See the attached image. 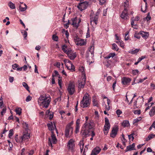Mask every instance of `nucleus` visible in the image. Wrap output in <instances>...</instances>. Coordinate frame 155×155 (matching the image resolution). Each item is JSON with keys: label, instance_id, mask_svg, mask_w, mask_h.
Segmentation results:
<instances>
[{"label": "nucleus", "instance_id": "nucleus-10", "mask_svg": "<svg viewBox=\"0 0 155 155\" xmlns=\"http://www.w3.org/2000/svg\"><path fill=\"white\" fill-rule=\"evenodd\" d=\"M83 77L82 76V78L81 79L78 81V88L79 91H80L81 90V88H83L84 87L85 84L86 78H85V77Z\"/></svg>", "mask_w": 155, "mask_h": 155}, {"label": "nucleus", "instance_id": "nucleus-42", "mask_svg": "<svg viewBox=\"0 0 155 155\" xmlns=\"http://www.w3.org/2000/svg\"><path fill=\"white\" fill-rule=\"evenodd\" d=\"M22 85L28 91H29V87L28 84L25 82L22 83Z\"/></svg>", "mask_w": 155, "mask_h": 155}, {"label": "nucleus", "instance_id": "nucleus-54", "mask_svg": "<svg viewBox=\"0 0 155 155\" xmlns=\"http://www.w3.org/2000/svg\"><path fill=\"white\" fill-rule=\"evenodd\" d=\"M134 135V133H133L130 135H128L129 139V140H130L132 138V140L133 141L134 139V137L133 136Z\"/></svg>", "mask_w": 155, "mask_h": 155}, {"label": "nucleus", "instance_id": "nucleus-8", "mask_svg": "<svg viewBox=\"0 0 155 155\" xmlns=\"http://www.w3.org/2000/svg\"><path fill=\"white\" fill-rule=\"evenodd\" d=\"M65 65L68 69L72 72L75 71V67L71 62L69 60H65Z\"/></svg>", "mask_w": 155, "mask_h": 155}, {"label": "nucleus", "instance_id": "nucleus-28", "mask_svg": "<svg viewBox=\"0 0 155 155\" xmlns=\"http://www.w3.org/2000/svg\"><path fill=\"white\" fill-rule=\"evenodd\" d=\"M149 114L151 117L153 116L155 114V107H153L151 109L149 112Z\"/></svg>", "mask_w": 155, "mask_h": 155}, {"label": "nucleus", "instance_id": "nucleus-2", "mask_svg": "<svg viewBox=\"0 0 155 155\" xmlns=\"http://www.w3.org/2000/svg\"><path fill=\"white\" fill-rule=\"evenodd\" d=\"M51 101V98L50 96H47L46 95H41L38 99V104L42 106L43 108H47Z\"/></svg>", "mask_w": 155, "mask_h": 155}, {"label": "nucleus", "instance_id": "nucleus-40", "mask_svg": "<svg viewBox=\"0 0 155 155\" xmlns=\"http://www.w3.org/2000/svg\"><path fill=\"white\" fill-rule=\"evenodd\" d=\"M141 120V118L140 117H138L137 118L134 119L133 122V124H135L137 123L139 121Z\"/></svg>", "mask_w": 155, "mask_h": 155}, {"label": "nucleus", "instance_id": "nucleus-6", "mask_svg": "<svg viewBox=\"0 0 155 155\" xmlns=\"http://www.w3.org/2000/svg\"><path fill=\"white\" fill-rule=\"evenodd\" d=\"M99 14V12L98 11H97L95 14L94 12H91L90 15L91 25H96L97 24Z\"/></svg>", "mask_w": 155, "mask_h": 155}, {"label": "nucleus", "instance_id": "nucleus-51", "mask_svg": "<svg viewBox=\"0 0 155 155\" xmlns=\"http://www.w3.org/2000/svg\"><path fill=\"white\" fill-rule=\"evenodd\" d=\"M13 131L12 129H11L9 131V133L8 134V137L9 138H10L13 135Z\"/></svg>", "mask_w": 155, "mask_h": 155}, {"label": "nucleus", "instance_id": "nucleus-41", "mask_svg": "<svg viewBox=\"0 0 155 155\" xmlns=\"http://www.w3.org/2000/svg\"><path fill=\"white\" fill-rule=\"evenodd\" d=\"M15 140L17 142H22L20 136L18 138V135L15 136Z\"/></svg>", "mask_w": 155, "mask_h": 155}, {"label": "nucleus", "instance_id": "nucleus-27", "mask_svg": "<svg viewBox=\"0 0 155 155\" xmlns=\"http://www.w3.org/2000/svg\"><path fill=\"white\" fill-rule=\"evenodd\" d=\"M24 7H22V5H20L19 6V9L20 10L21 12H23L25 11L27 8V6L24 4Z\"/></svg>", "mask_w": 155, "mask_h": 155}, {"label": "nucleus", "instance_id": "nucleus-11", "mask_svg": "<svg viewBox=\"0 0 155 155\" xmlns=\"http://www.w3.org/2000/svg\"><path fill=\"white\" fill-rule=\"evenodd\" d=\"M88 5V3L87 2H84L79 4L77 7L81 11H82L86 9Z\"/></svg>", "mask_w": 155, "mask_h": 155}, {"label": "nucleus", "instance_id": "nucleus-33", "mask_svg": "<svg viewBox=\"0 0 155 155\" xmlns=\"http://www.w3.org/2000/svg\"><path fill=\"white\" fill-rule=\"evenodd\" d=\"M21 33L24 36V39L26 40V37L27 36L28 33L26 31L21 30Z\"/></svg>", "mask_w": 155, "mask_h": 155}, {"label": "nucleus", "instance_id": "nucleus-35", "mask_svg": "<svg viewBox=\"0 0 155 155\" xmlns=\"http://www.w3.org/2000/svg\"><path fill=\"white\" fill-rule=\"evenodd\" d=\"M93 105L97 107H98V104L97 101L95 98H93L92 99Z\"/></svg>", "mask_w": 155, "mask_h": 155}, {"label": "nucleus", "instance_id": "nucleus-4", "mask_svg": "<svg viewBox=\"0 0 155 155\" xmlns=\"http://www.w3.org/2000/svg\"><path fill=\"white\" fill-rule=\"evenodd\" d=\"M89 95L87 93L84 94L81 102V106L83 108L88 107L90 105V99Z\"/></svg>", "mask_w": 155, "mask_h": 155}, {"label": "nucleus", "instance_id": "nucleus-31", "mask_svg": "<svg viewBox=\"0 0 155 155\" xmlns=\"http://www.w3.org/2000/svg\"><path fill=\"white\" fill-rule=\"evenodd\" d=\"M72 25L74 26L77 28L78 26V25L77 23V18H75L72 19Z\"/></svg>", "mask_w": 155, "mask_h": 155}, {"label": "nucleus", "instance_id": "nucleus-7", "mask_svg": "<svg viewBox=\"0 0 155 155\" xmlns=\"http://www.w3.org/2000/svg\"><path fill=\"white\" fill-rule=\"evenodd\" d=\"M51 138H48V144L49 146L52 147V143L55 144L57 141L56 137L53 131L51 132Z\"/></svg>", "mask_w": 155, "mask_h": 155}, {"label": "nucleus", "instance_id": "nucleus-14", "mask_svg": "<svg viewBox=\"0 0 155 155\" xmlns=\"http://www.w3.org/2000/svg\"><path fill=\"white\" fill-rule=\"evenodd\" d=\"M75 44L77 45L82 46L85 45L86 44L84 40L76 37L74 39Z\"/></svg>", "mask_w": 155, "mask_h": 155}, {"label": "nucleus", "instance_id": "nucleus-23", "mask_svg": "<svg viewBox=\"0 0 155 155\" xmlns=\"http://www.w3.org/2000/svg\"><path fill=\"white\" fill-rule=\"evenodd\" d=\"M61 49L66 53H67L68 52L69 49H71L66 45H63L61 47Z\"/></svg>", "mask_w": 155, "mask_h": 155}, {"label": "nucleus", "instance_id": "nucleus-18", "mask_svg": "<svg viewBox=\"0 0 155 155\" xmlns=\"http://www.w3.org/2000/svg\"><path fill=\"white\" fill-rule=\"evenodd\" d=\"M118 129L116 128H113L110 134V137L113 138L115 137L117 134Z\"/></svg>", "mask_w": 155, "mask_h": 155}, {"label": "nucleus", "instance_id": "nucleus-13", "mask_svg": "<svg viewBox=\"0 0 155 155\" xmlns=\"http://www.w3.org/2000/svg\"><path fill=\"white\" fill-rule=\"evenodd\" d=\"M66 54L71 60H74L77 56L76 53L74 52L71 49H69Z\"/></svg>", "mask_w": 155, "mask_h": 155}, {"label": "nucleus", "instance_id": "nucleus-26", "mask_svg": "<svg viewBox=\"0 0 155 155\" xmlns=\"http://www.w3.org/2000/svg\"><path fill=\"white\" fill-rule=\"evenodd\" d=\"M47 126L48 127V129L52 131L55 128L54 125L52 122H51L47 124Z\"/></svg>", "mask_w": 155, "mask_h": 155}, {"label": "nucleus", "instance_id": "nucleus-5", "mask_svg": "<svg viewBox=\"0 0 155 155\" xmlns=\"http://www.w3.org/2000/svg\"><path fill=\"white\" fill-rule=\"evenodd\" d=\"M73 122L72 121L68 123L66 126L65 130V135L66 137H70L72 136L73 134V129L72 127Z\"/></svg>", "mask_w": 155, "mask_h": 155}, {"label": "nucleus", "instance_id": "nucleus-58", "mask_svg": "<svg viewBox=\"0 0 155 155\" xmlns=\"http://www.w3.org/2000/svg\"><path fill=\"white\" fill-rule=\"evenodd\" d=\"M105 124L107 125H110L108 119L107 117L105 118Z\"/></svg>", "mask_w": 155, "mask_h": 155}, {"label": "nucleus", "instance_id": "nucleus-48", "mask_svg": "<svg viewBox=\"0 0 155 155\" xmlns=\"http://www.w3.org/2000/svg\"><path fill=\"white\" fill-rule=\"evenodd\" d=\"M131 25L132 26V27H133L134 28H136L135 27H134V26H135V25H134V17H133V18H131Z\"/></svg>", "mask_w": 155, "mask_h": 155}, {"label": "nucleus", "instance_id": "nucleus-43", "mask_svg": "<svg viewBox=\"0 0 155 155\" xmlns=\"http://www.w3.org/2000/svg\"><path fill=\"white\" fill-rule=\"evenodd\" d=\"M22 124L23 128H25L26 131H27V130L28 129V124L25 122H23Z\"/></svg>", "mask_w": 155, "mask_h": 155}, {"label": "nucleus", "instance_id": "nucleus-53", "mask_svg": "<svg viewBox=\"0 0 155 155\" xmlns=\"http://www.w3.org/2000/svg\"><path fill=\"white\" fill-rule=\"evenodd\" d=\"M6 110V108H4L2 109V110L1 112L2 116H3V115L5 113Z\"/></svg>", "mask_w": 155, "mask_h": 155}, {"label": "nucleus", "instance_id": "nucleus-34", "mask_svg": "<svg viewBox=\"0 0 155 155\" xmlns=\"http://www.w3.org/2000/svg\"><path fill=\"white\" fill-rule=\"evenodd\" d=\"M115 53H110L107 56H106L105 58V59H109L111 57L113 58L115 56Z\"/></svg>", "mask_w": 155, "mask_h": 155}, {"label": "nucleus", "instance_id": "nucleus-63", "mask_svg": "<svg viewBox=\"0 0 155 155\" xmlns=\"http://www.w3.org/2000/svg\"><path fill=\"white\" fill-rule=\"evenodd\" d=\"M80 123V119H78L76 122V126H80L79 124Z\"/></svg>", "mask_w": 155, "mask_h": 155}, {"label": "nucleus", "instance_id": "nucleus-1", "mask_svg": "<svg viewBox=\"0 0 155 155\" xmlns=\"http://www.w3.org/2000/svg\"><path fill=\"white\" fill-rule=\"evenodd\" d=\"M95 127V124L93 120H91L89 123L87 122L84 124L82 130V136L83 138H86L88 136L91 135L92 137L90 138L91 140H93V137L95 135V134L93 130V128Z\"/></svg>", "mask_w": 155, "mask_h": 155}, {"label": "nucleus", "instance_id": "nucleus-15", "mask_svg": "<svg viewBox=\"0 0 155 155\" xmlns=\"http://www.w3.org/2000/svg\"><path fill=\"white\" fill-rule=\"evenodd\" d=\"M21 138V140L22 142L24 141L28 140L30 137V135L29 133L28 132H24L23 133V135L20 136Z\"/></svg>", "mask_w": 155, "mask_h": 155}, {"label": "nucleus", "instance_id": "nucleus-3", "mask_svg": "<svg viewBox=\"0 0 155 155\" xmlns=\"http://www.w3.org/2000/svg\"><path fill=\"white\" fill-rule=\"evenodd\" d=\"M94 46L93 45H91L89 48L88 51L86 53V58L87 60V62L89 63V65L94 61Z\"/></svg>", "mask_w": 155, "mask_h": 155}, {"label": "nucleus", "instance_id": "nucleus-50", "mask_svg": "<svg viewBox=\"0 0 155 155\" xmlns=\"http://www.w3.org/2000/svg\"><path fill=\"white\" fill-rule=\"evenodd\" d=\"M116 113L118 115V117H119V115L122 113V112L120 110L118 109L116 110Z\"/></svg>", "mask_w": 155, "mask_h": 155}, {"label": "nucleus", "instance_id": "nucleus-60", "mask_svg": "<svg viewBox=\"0 0 155 155\" xmlns=\"http://www.w3.org/2000/svg\"><path fill=\"white\" fill-rule=\"evenodd\" d=\"M58 84L60 88L62 87V80L61 79H59L58 80Z\"/></svg>", "mask_w": 155, "mask_h": 155}, {"label": "nucleus", "instance_id": "nucleus-36", "mask_svg": "<svg viewBox=\"0 0 155 155\" xmlns=\"http://www.w3.org/2000/svg\"><path fill=\"white\" fill-rule=\"evenodd\" d=\"M8 5L10 8L12 9H14L15 8V4L11 2H10Z\"/></svg>", "mask_w": 155, "mask_h": 155}, {"label": "nucleus", "instance_id": "nucleus-64", "mask_svg": "<svg viewBox=\"0 0 155 155\" xmlns=\"http://www.w3.org/2000/svg\"><path fill=\"white\" fill-rule=\"evenodd\" d=\"M31 97L30 96H28L26 99V101H28L31 100Z\"/></svg>", "mask_w": 155, "mask_h": 155}, {"label": "nucleus", "instance_id": "nucleus-17", "mask_svg": "<svg viewBox=\"0 0 155 155\" xmlns=\"http://www.w3.org/2000/svg\"><path fill=\"white\" fill-rule=\"evenodd\" d=\"M101 150V149L99 147H96L93 150L91 155H97L99 153Z\"/></svg>", "mask_w": 155, "mask_h": 155}, {"label": "nucleus", "instance_id": "nucleus-21", "mask_svg": "<svg viewBox=\"0 0 155 155\" xmlns=\"http://www.w3.org/2000/svg\"><path fill=\"white\" fill-rule=\"evenodd\" d=\"M140 34L142 37L145 39H146L149 36V34L148 32L141 31Z\"/></svg>", "mask_w": 155, "mask_h": 155}, {"label": "nucleus", "instance_id": "nucleus-61", "mask_svg": "<svg viewBox=\"0 0 155 155\" xmlns=\"http://www.w3.org/2000/svg\"><path fill=\"white\" fill-rule=\"evenodd\" d=\"M134 113L135 114L139 115L140 114V110H135L134 111Z\"/></svg>", "mask_w": 155, "mask_h": 155}, {"label": "nucleus", "instance_id": "nucleus-24", "mask_svg": "<svg viewBox=\"0 0 155 155\" xmlns=\"http://www.w3.org/2000/svg\"><path fill=\"white\" fill-rule=\"evenodd\" d=\"M79 71L81 72L82 77L86 78V75L84 72V68L83 66H81L79 67Z\"/></svg>", "mask_w": 155, "mask_h": 155}, {"label": "nucleus", "instance_id": "nucleus-20", "mask_svg": "<svg viewBox=\"0 0 155 155\" xmlns=\"http://www.w3.org/2000/svg\"><path fill=\"white\" fill-rule=\"evenodd\" d=\"M110 127V125L105 124L103 131L105 135H107Z\"/></svg>", "mask_w": 155, "mask_h": 155}, {"label": "nucleus", "instance_id": "nucleus-22", "mask_svg": "<svg viewBox=\"0 0 155 155\" xmlns=\"http://www.w3.org/2000/svg\"><path fill=\"white\" fill-rule=\"evenodd\" d=\"M135 146L134 143H133L132 145H130L127 147L126 150H125L126 152L128 151L131 150H134V149Z\"/></svg>", "mask_w": 155, "mask_h": 155}, {"label": "nucleus", "instance_id": "nucleus-37", "mask_svg": "<svg viewBox=\"0 0 155 155\" xmlns=\"http://www.w3.org/2000/svg\"><path fill=\"white\" fill-rule=\"evenodd\" d=\"M139 49H136L134 50H132L129 51V53H130L132 54H136L139 51Z\"/></svg>", "mask_w": 155, "mask_h": 155}, {"label": "nucleus", "instance_id": "nucleus-47", "mask_svg": "<svg viewBox=\"0 0 155 155\" xmlns=\"http://www.w3.org/2000/svg\"><path fill=\"white\" fill-rule=\"evenodd\" d=\"M140 33H135L134 35V37L137 39H140Z\"/></svg>", "mask_w": 155, "mask_h": 155}, {"label": "nucleus", "instance_id": "nucleus-29", "mask_svg": "<svg viewBox=\"0 0 155 155\" xmlns=\"http://www.w3.org/2000/svg\"><path fill=\"white\" fill-rule=\"evenodd\" d=\"M124 9L127 10V8L129 7V3L128 0H126L123 4Z\"/></svg>", "mask_w": 155, "mask_h": 155}, {"label": "nucleus", "instance_id": "nucleus-39", "mask_svg": "<svg viewBox=\"0 0 155 155\" xmlns=\"http://www.w3.org/2000/svg\"><path fill=\"white\" fill-rule=\"evenodd\" d=\"M21 108H17L15 109V111L17 114L20 115H21Z\"/></svg>", "mask_w": 155, "mask_h": 155}, {"label": "nucleus", "instance_id": "nucleus-45", "mask_svg": "<svg viewBox=\"0 0 155 155\" xmlns=\"http://www.w3.org/2000/svg\"><path fill=\"white\" fill-rule=\"evenodd\" d=\"M151 19V17L150 15V13H148L147 14V16L145 18H144V20L145 21L147 20V21H148L150 20Z\"/></svg>", "mask_w": 155, "mask_h": 155}, {"label": "nucleus", "instance_id": "nucleus-46", "mask_svg": "<svg viewBox=\"0 0 155 155\" xmlns=\"http://www.w3.org/2000/svg\"><path fill=\"white\" fill-rule=\"evenodd\" d=\"M58 39V37L57 35H54L52 36V39L55 41H57Z\"/></svg>", "mask_w": 155, "mask_h": 155}, {"label": "nucleus", "instance_id": "nucleus-25", "mask_svg": "<svg viewBox=\"0 0 155 155\" xmlns=\"http://www.w3.org/2000/svg\"><path fill=\"white\" fill-rule=\"evenodd\" d=\"M122 126L124 127H128L129 125L130 124L129 121L127 120H125L122 123Z\"/></svg>", "mask_w": 155, "mask_h": 155}, {"label": "nucleus", "instance_id": "nucleus-32", "mask_svg": "<svg viewBox=\"0 0 155 155\" xmlns=\"http://www.w3.org/2000/svg\"><path fill=\"white\" fill-rule=\"evenodd\" d=\"M52 77H57L59 79L61 78L60 75L59 74L58 71L56 70L54 71V74H53L52 75Z\"/></svg>", "mask_w": 155, "mask_h": 155}, {"label": "nucleus", "instance_id": "nucleus-56", "mask_svg": "<svg viewBox=\"0 0 155 155\" xmlns=\"http://www.w3.org/2000/svg\"><path fill=\"white\" fill-rule=\"evenodd\" d=\"M49 117V119L51 120L53 117L54 114L53 112H51L48 115Z\"/></svg>", "mask_w": 155, "mask_h": 155}, {"label": "nucleus", "instance_id": "nucleus-57", "mask_svg": "<svg viewBox=\"0 0 155 155\" xmlns=\"http://www.w3.org/2000/svg\"><path fill=\"white\" fill-rule=\"evenodd\" d=\"M128 32L127 31L125 34V40H128L129 39L128 36H127V35L128 34Z\"/></svg>", "mask_w": 155, "mask_h": 155}, {"label": "nucleus", "instance_id": "nucleus-19", "mask_svg": "<svg viewBox=\"0 0 155 155\" xmlns=\"http://www.w3.org/2000/svg\"><path fill=\"white\" fill-rule=\"evenodd\" d=\"M131 80V79L130 78L124 77L122 79V82L123 84L125 85L129 83Z\"/></svg>", "mask_w": 155, "mask_h": 155}, {"label": "nucleus", "instance_id": "nucleus-12", "mask_svg": "<svg viewBox=\"0 0 155 155\" xmlns=\"http://www.w3.org/2000/svg\"><path fill=\"white\" fill-rule=\"evenodd\" d=\"M75 140L73 139H71L69 140L67 145L68 149L72 150H73L75 145Z\"/></svg>", "mask_w": 155, "mask_h": 155}, {"label": "nucleus", "instance_id": "nucleus-38", "mask_svg": "<svg viewBox=\"0 0 155 155\" xmlns=\"http://www.w3.org/2000/svg\"><path fill=\"white\" fill-rule=\"evenodd\" d=\"M155 137V134H150L149 135L148 137L146 138V140L148 141L149 140L154 138Z\"/></svg>", "mask_w": 155, "mask_h": 155}, {"label": "nucleus", "instance_id": "nucleus-44", "mask_svg": "<svg viewBox=\"0 0 155 155\" xmlns=\"http://www.w3.org/2000/svg\"><path fill=\"white\" fill-rule=\"evenodd\" d=\"M112 49L113 50L116 51H117L118 50L117 45L115 43H114L112 44Z\"/></svg>", "mask_w": 155, "mask_h": 155}, {"label": "nucleus", "instance_id": "nucleus-55", "mask_svg": "<svg viewBox=\"0 0 155 155\" xmlns=\"http://www.w3.org/2000/svg\"><path fill=\"white\" fill-rule=\"evenodd\" d=\"M80 126H76L75 133L76 134L78 133L79 131Z\"/></svg>", "mask_w": 155, "mask_h": 155}, {"label": "nucleus", "instance_id": "nucleus-49", "mask_svg": "<svg viewBox=\"0 0 155 155\" xmlns=\"http://www.w3.org/2000/svg\"><path fill=\"white\" fill-rule=\"evenodd\" d=\"M119 44L118 45H119L121 47L124 48V42L121 40H119Z\"/></svg>", "mask_w": 155, "mask_h": 155}, {"label": "nucleus", "instance_id": "nucleus-52", "mask_svg": "<svg viewBox=\"0 0 155 155\" xmlns=\"http://www.w3.org/2000/svg\"><path fill=\"white\" fill-rule=\"evenodd\" d=\"M139 72V71L137 69H136L135 70H133L132 71V73L134 75H136L137 74H138Z\"/></svg>", "mask_w": 155, "mask_h": 155}, {"label": "nucleus", "instance_id": "nucleus-9", "mask_svg": "<svg viewBox=\"0 0 155 155\" xmlns=\"http://www.w3.org/2000/svg\"><path fill=\"white\" fill-rule=\"evenodd\" d=\"M75 85L73 82H70L68 85L67 90L70 95L73 94L75 91Z\"/></svg>", "mask_w": 155, "mask_h": 155}, {"label": "nucleus", "instance_id": "nucleus-30", "mask_svg": "<svg viewBox=\"0 0 155 155\" xmlns=\"http://www.w3.org/2000/svg\"><path fill=\"white\" fill-rule=\"evenodd\" d=\"M79 145L80 147V149L81 152L83 151V149L84 148V143L83 140H81L79 143Z\"/></svg>", "mask_w": 155, "mask_h": 155}, {"label": "nucleus", "instance_id": "nucleus-16", "mask_svg": "<svg viewBox=\"0 0 155 155\" xmlns=\"http://www.w3.org/2000/svg\"><path fill=\"white\" fill-rule=\"evenodd\" d=\"M120 17L123 19L124 20L128 19L129 18V17L127 13V10L124 9Z\"/></svg>", "mask_w": 155, "mask_h": 155}, {"label": "nucleus", "instance_id": "nucleus-59", "mask_svg": "<svg viewBox=\"0 0 155 155\" xmlns=\"http://www.w3.org/2000/svg\"><path fill=\"white\" fill-rule=\"evenodd\" d=\"M143 1H144V2H145V4H146V7H145V9L144 10H143V8L142 7H141V11L143 12H146V8H147V5H147V0H143Z\"/></svg>", "mask_w": 155, "mask_h": 155}, {"label": "nucleus", "instance_id": "nucleus-62", "mask_svg": "<svg viewBox=\"0 0 155 155\" xmlns=\"http://www.w3.org/2000/svg\"><path fill=\"white\" fill-rule=\"evenodd\" d=\"M54 66L58 68H60V64L59 62H57L54 64Z\"/></svg>", "mask_w": 155, "mask_h": 155}]
</instances>
